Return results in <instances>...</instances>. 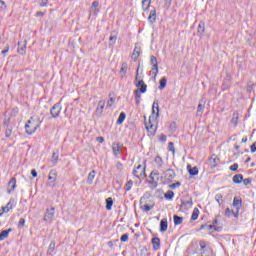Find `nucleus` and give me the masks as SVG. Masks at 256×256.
I'll return each mask as SVG.
<instances>
[{
  "mask_svg": "<svg viewBox=\"0 0 256 256\" xmlns=\"http://www.w3.org/2000/svg\"><path fill=\"white\" fill-rule=\"evenodd\" d=\"M96 140L98 141V143H103L105 141L103 137H97Z\"/></svg>",
  "mask_w": 256,
  "mask_h": 256,
  "instance_id": "69168bd1",
  "label": "nucleus"
},
{
  "mask_svg": "<svg viewBox=\"0 0 256 256\" xmlns=\"http://www.w3.org/2000/svg\"><path fill=\"white\" fill-rule=\"evenodd\" d=\"M105 109V100H100L98 102V106L96 108V113L98 115H101L103 113V110Z\"/></svg>",
  "mask_w": 256,
  "mask_h": 256,
  "instance_id": "f3484780",
  "label": "nucleus"
},
{
  "mask_svg": "<svg viewBox=\"0 0 256 256\" xmlns=\"http://www.w3.org/2000/svg\"><path fill=\"white\" fill-rule=\"evenodd\" d=\"M48 180V187H55V183L57 181V173L51 170L48 176Z\"/></svg>",
  "mask_w": 256,
  "mask_h": 256,
  "instance_id": "6e6552de",
  "label": "nucleus"
},
{
  "mask_svg": "<svg viewBox=\"0 0 256 256\" xmlns=\"http://www.w3.org/2000/svg\"><path fill=\"white\" fill-rule=\"evenodd\" d=\"M140 51H141V50H140L139 48L135 47V49H134V51H133V53H132V59H133L134 61H137V59L139 58Z\"/></svg>",
  "mask_w": 256,
  "mask_h": 256,
  "instance_id": "c756f323",
  "label": "nucleus"
},
{
  "mask_svg": "<svg viewBox=\"0 0 256 256\" xmlns=\"http://www.w3.org/2000/svg\"><path fill=\"white\" fill-rule=\"evenodd\" d=\"M233 182L234 183H242L243 182V175L242 174H237L233 176Z\"/></svg>",
  "mask_w": 256,
  "mask_h": 256,
  "instance_id": "2f4dec72",
  "label": "nucleus"
},
{
  "mask_svg": "<svg viewBox=\"0 0 256 256\" xmlns=\"http://www.w3.org/2000/svg\"><path fill=\"white\" fill-rule=\"evenodd\" d=\"M177 187H181V182H176L169 186L170 189H177Z\"/></svg>",
  "mask_w": 256,
  "mask_h": 256,
  "instance_id": "c03bdc74",
  "label": "nucleus"
},
{
  "mask_svg": "<svg viewBox=\"0 0 256 256\" xmlns=\"http://www.w3.org/2000/svg\"><path fill=\"white\" fill-rule=\"evenodd\" d=\"M13 133V129L12 128H7L5 131V137H9L10 135H12Z\"/></svg>",
  "mask_w": 256,
  "mask_h": 256,
  "instance_id": "8fccbe9b",
  "label": "nucleus"
},
{
  "mask_svg": "<svg viewBox=\"0 0 256 256\" xmlns=\"http://www.w3.org/2000/svg\"><path fill=\"white\" fill-rule=\"evenodd\" d=\"M232 214H233V210H231L230 208H227L226 211H225V215L227 217H231Z\"/></svg>",
  "mask_w": 256,
  "mask_h": 256,
  "instance_id": "864d4df0",
  "label": "nucleus"
},
{
  "mask_svg": "<svg viewBox=\"0 0 256 256\" xmlns=\"http://www.w3.org/2000/svg\"><path fill=\"white\" fill-rule=\"evenodd\" d=\"M215 200L217 201L218 205H221L223 203V195L216 194Z\"/></svg>",
  "mask_w": 256,
  "mask_h": 256,
  "instance_id": "ea45409f",
  "label": "nucleus"
},
{
  "mask_svg": "<svg viewBox=\"0 0 256 256\" xmlns=\"http://www.w3.org/2000/svg\"><path fill=\"white\" fill-rule=\"evenodd\" d=\"M139 79H141V77H139V67L136 71V78H135V81H139Z\"/></svg>",
  "mask_w": 256,
  "mask_h": 256,
  "instance_id": "e2e57ef3",
  "label": "nucleus"
},
{
  "mask_svg": "<svg viewBox=\"0 0 256 256\" xmlns=\"http://www.w3.org/2000/svg\"><path fill=\"white\" fill-rule=\"evenodd\" d=\"M157 119H159V102L154 101L151 116L145 121V127L152 135L157 131Z\"/></svg>",
  "mask_w": 256,
  "mask_h": 256,
  "instance_id": "f257e3e1",
  "label": "nucleus"
},
{
  "mask_svg": "<svg viewBox=\"0 0 256 256\" xmlns=\"http://www.w3.org/2000/svg\"><path fill=\"white\" fill-rule=\"evenodd\" d=\"M201 229H206L207 231H211V229H215L213 225H202Z\"/></svg>",
  "mask_w": 256,
  "mask_h": 256,
  "instance_id": "a18cd8bd",
  "label": "nucleus"
},
{
  "mask_svg": "<svg viewBox=\"0 0 256 256\" xmlns=\"http://www.w3.org/2000/svg\"><path fill=\"white\" fill-rule=\"evenodd\" d=\"M205 33V23H200L198 25V35H203Z\"/></svg>",
  "mask_w": 256,
  "mask_h": 256,
  "instance_id": "72a5a7b5",
  "label": "nucleus"
},
{
  "mask_svg": "<svg viewBox=\"0 0 256 256\" xmlns=\"http://www.w3.org/2000/svg\"><path fill=\"white\" fill-rule=\"evenodd\" d=\"M6 53H9V47L2 51V55H6Z\"/></svg>",
  "mask_w": 256,
  "mask_h": 256,
  "instance_id": "774afa93",
  "label": "nucleus"
},
{
  "mask_svg": "<svg viewBox=\"0 0 256 256\" xmlns=\"http://www.w3.org/2000/svg\"><path fill=\"white\" fill-rule=\"evenodd\" d=\"M204 111H205V103H203V104L200 103L197 107L196 117H202Z\"/></svg>",
  "mask_w": 256,
  "mask_h": 256,
  "instance_id": "4be33fe9",
  "label": "nucleus"
},
{
  "mask_svg": "<svg viewBox=\"0 0 256 256\" xmlns=\"http://www.w3.org/2000/svg\"><path fill=\"white\" fill-rule=\"evenodd\" d=\"M132 185H133V181H128L127 183H126V185H125V190L126 191H129L130 189H131V187H132Z\"/></svg>",
  "mask_w": 256,
  "mask_h": 256,
  "instance_id": "49530a36",
  "label": "nucleus"
},
{
  "mask_svg": "<svg viewBox=\"0 0 256 256\" xmlns=\"http://www.w3.org/2000/svg\"><path fill=\"white\" fill-rule=\"evenodd\" d=\"M152 245H153L154 251H158V249H160L161 247V240H159V238H153Z\"/></svg>",
  "mask_w": 256,
  "mask_h": 256,
  "instance_id": "5701e85b",
  "label": "nucleus"
},
{
  "mask_svg": "<svg viewBox=\"0 0 256 256\" xmlns=\"http://www.w3.org/2000/svg\"><path fill=\"white\" fill-rule=\"evenodd\" d=\"M150 63L153 66L152 67V75L154 76V79H157V75L159 73L157 58L153 55L150 56Z\"/></svg>",
  "mask_w": 256,
  "mask_h": 256,
  "instance_id": "7ed1b4c3",
  "label": "nucleus"
},
{
  "mask_svg": "<svg viewBox=\"0 0 256 256\" xmlns=\"http://www.w3.org/2000/svg\"><path fill=\"white\" fill-rule=\"evenodd\" d=\"M47 3H49V0H39L40 7H47Z\"/></svg>",
  "mask_w": 256,
  "mask_h": 256,
  "instance_id": "de8ad7c7",
  "label": "nucleus"
},
{
  "mask_svg": "<svg viewBox=\"0 0 256 256\" xmlns=\"http://www.w3.org/2000/svg\"><path fill=\"white\" fill-rule=\"evenodd\" d=\"M142 207H143L144 211H149L151 209V206H149L148 204H145Z\"/></svg>",
  "mask_w": 256,
  "mask_h": 256,
  "instance_id": "bf43d9fd",
  "label": "nucleus"
},
{
  "mask_svg": "<svg viewBox=\"0 0 256 256\" xmlns=\"http://www.w3.org/2000/svg\"><path fill=\"white\" fill-rule=\"evenodd\" d=\"M95 175H96L95 170L91 171V172L88 174V178H87V184H88V185H93V181H95Z\"/></svg>",
  "mask_w": 256,
  "mask_h": 256,
  "instance_id": "b1692460",
  "label": "nucleus"
},
{
  "mask_svg": "<svg viewBox=\"0 0 256 256\" xmlns=\"http://www.w3.org/2000/svg\"><path fill=\"white\" fill-rule=\"evenodd\" d=\"M154 163L156 165V167H158V169H161L163 167V159H161V157L157 156L154 159Z\"/></svg>",
  "mask_w": 256,
  "mask_h": 256,
  "instance_id": "a878e982",
  "label": "nucleus"
},
{
  "mask_svg": "<svg viewBox=\"0 0 256 256\" xmlns=\"http://www.w3.org/2000/svg\"><path fill=\"white\" fill-rule=\"evenodd\" d=\"M110 45H115V41H117V35L109 37Z\"/></svg>",
  "mask_w": 256,
  "mask_h": 256,
  "instance_id": "37998d69",
  "label": "nucleus"
},
{
  "mask_svg": "<svg viewBox=\"0 0 256 256\" xmlns=\"http://www.w3.org/2000/svg\"><path fill=\"white\" fill-rule=\"evenodd\" d=\"M98 12H99V3L97 1H94L90 8V13L92 15H97Z\"/></svg>",
  "mask_w": 256,
  "mask_h": 256,
  "instance_id": "aec40b11",
  "label": "nucleus"
},
{
  "mask_svg": "<svg viewBox=\"0 0 256 256\" xmlns=\"http://www.w3.org/2000/svg\"><path fill=\"white\" fill-rule=\"evenodd\" d=\"M19 227H25V219L21 218L18 223Z\"/></svg>",
  "mask_w": 256,
  "mask_h": 256,
  "instance_id": "6e6d98bb",
  "label": "nucleus"
},
{
  "mask_svg": "<svg viewBox=\"0 0 256 256\" xmlns=\"http://www.w3.org/2000/svg\"><path fill=\"white\" fill-rule=\"evenodd\" d=\"M15 187H17V179L11 178L8 183V193H11V191H14Z\"/></svg>",
  "mask_w": 256,
  "mask_h": 256,
  "instance_id": "412c9836",
  "label": "nucleus"
},
{
  "mask_svg": "<svg viewBox=\"0 0 256 256\" xmlns=\"http://www.w3.org/2000/svg\"><path fill=\"white\" fill-rule=\"evenodd\" d=\"M166 7H171V1L172 0H164Z\"/></svg>",
  "mask_w": 256,
  "mask_h": 256,
  "instance_id": "338daca9",
  "label": "nucleus"
},
{
  "mask_svg": "<svg viewBox=\"0 0 256 256\" xmlns=\"http://www.w3.org/2000/svg\"><path fill=\"white\" fill-rule=\"evenodd\" d=\"M167 228H168L167 219H162L160 222L161 233H165V231H167Z\"/></svg>",
  "mask_w": 256,
  "mask_h": 256,
  "instance_id": "393cba45",
  "label": "nucleus"
},
{
  "mask_svg": "<svg viewBox=\"0 0 256 256\" xmlns=\"http://www.w3.org/2000/svg\"><path fill=\"white\" fill-rule=\"evenodd\" d=\"M122 149L123 148L121 147V145H119L117 143L112 144V151H113V154L115 155V157H117V155H121Z\"/></svg>",
  "mask_w": 256,
  "mask_h": 256,
  "instance_id": "4468645a",
  "label": "nucleus"
},
{
  "mask_svg": "<svg viewBox=\"0 0 256 256\" xmlns=\"http://www.w3.org/2000/svg\"><path fill=\"white\" fill-rule=\"evenodd\" d=\"M54 218H55V208L52 207L50 209H46V212L44 214V221H46L47 223H52Z\"/></svg>",
  "mask_w": 256,
  "mask_h": 256,
  "instance_id": "20e7f679",
  "label": "nucleus"
},
{
  "mask_svg": "<svg viewBox=\"0 0 256 256\" xmlns=\"http://www.w3.org/2000/svg\"><path fill=\"white\" fill-rule=\"evenodd\" d=\"M149 179H150L149 183H151V185H154V183H157V181L159 180V172L157 171L151 172Z\"/></svg>",
  "mask_w": 256,
  "mask_h": 256,
  "instance_id": "9b49d317",
  "label": "nucleus"
},
{
  "mask_svg": "<svg viewBox=\"0 0 256 256\" xmlns=\"http://www.w3.org/2000/svg\"><path fill=\"white\" fill-rule=\"evenodd\" d=\"M159 141H161L162 143H165L167 141V136L165 135H160L159 136Z\"/></svg>",
  "mask_w": 256,
  "mask_h": 256,
  "instance_id": "5fc2aeb1",
  "label": "nucleus"
},
{
  "mask_svg": "<svg viewBox=\"0 0 256 256\" xmlns=\"http://www.w3.org/2000/svg\"><path fill=\"white\" fill-rule=\"evenodd\" d=\"M13 209V203L10 201L5 207H2L3 213H9Z\"/></svg>",
  "mask_w": 256,
  "mask_h": 256,
  "instance_id": "bb28decb",
  "label": "nucleus"
},
{
  "mask_svg": "<svg viewBox=\"0 0 256 256\" xmlns=\"http://www.w3.org/2000/svg\"><path fill=\"white\" fill-rule=\"evenodd\" d=\"M156 19H157V11L155 10V8H153L152 10H150L148 21L149 23H155Z\"/></svg>",
  "mask_w": 256,
  "mask_h": 256,
  "instance_id": "2eb2a0df",
  "label": "nucleus"
},
{
  "mask_svg": "<svg viewBox=\"0 0 256 256\" xmlns=\"http://www.w3.org/2000/svg\"><path fill=\"white\" fill-rule=\"evenodd\" d=\"M191 219H192V221H197V219H199V209L198 208H194Z\"/></svg>",
  "mask_w": 256,
  "mask_h": 256,
  "instance_id": "7c9ffc66",
  "label": "nucleus"
},
{
  "mask_svg": "<svg viewBox=\"0 0 256 256\" xmlns=\"http://www.w3.org/2000/svg\"><path fill=\"white\" fill-rule=\"evenodd\" d=\"M251 152L252 153L256 152V142H254L253 145L251 146Z\"/></svg>",
  "mask_w": 256,
  "mask_h": 256,
  "instance_id": "13d9d810",
  "label": "nucleus"
},
{
  "mask_svg": "<svg viewBox=\"0 0 256 256\" xmlns=\"http://www.w3.org/2000/svg\"><path fill=\"white\" fill-rule=\"evenodd\" d=\"M58 159H59V154L54 152L52 154V161H53V163H57Z\"/></svg>",
  "mask_w": 256,
  "mask_h": 256,
  "instance_id": "09e8293b",
  "label": "nucleus"
},
{
  "mask_svg": "<svg viewBox=\"0 0 256 256\" xmlns=\"http://www.w3.org/2000/svg\"><path fill=\"white\" fill-rule=\"evenodd\" d=\"M239 169V164L234 163L232 166H230V171H237Z\"/></svg>",
  "mask_w": 256,
  "mask_h": 256,
  "instance_id": "603ef678",
  "label": "nucleus"
},
{
  "mask_svg": "<svg viewBox=\"0 0 256 256\" xmlns=\"http://www.w3.org/2000/svg\"><path fill=\"white\" fill-rule=\"evenodd\" d=\"M188 171H189V173H190L192 176L198 175V173H199V170L197 169V167L189 168V166H188Z\"/></svg>",
  "mask_w": 256,
  "mask_h": 256,
  "instance_id": "c9c22d12",
  "label": "nucleus"
},
{
  "mask_svg": "<svg viewBox=\"0 0 256 256\" xmlns=\"http://www.w3.org/2000/svg\"><path fill=\"white\" fill-rule=\"evenodd\" d=\"M133 175L137 177L138 179H145V167L142 165H138L133 170Z\"/></svg>",
  "mask_w": 256,
  "mask_h": 256,
  "instance_id": "39448f33",
  "label": "nucleus"
},
{
  "mask_svg": "<svg viewBox=\"0 0 256 256\" xmlns=\"http://www.w3.org/2000/svg\"><path fill=\"white\" fill-rule=\"evenodd\" d=\"M129 69V66L127 65V62H123L121 69H120V77L123 79L125 75H127V70Z\"/></svg>",
  "mask_w": 256,
  "mask_h": 256,
  "instance_id": "dca6fc26",
  "label": "nucleus"
},
{
  "mask_svg": "<svg viewBox=\"0 0 256 256\" xmlns=\"http://www.w3.org/2000/svg\"><path fill=\"white\" fill-rule=\"evenodd\" d=\"M242 201L240 199L234 198L233 200V207L232 209L234 217H238L239 215V210L241 209Z\"/></svg>",
  "mask_w": 256,
  "mask_h": 256,
  "instance_id": "423d86ee",
  "label": "nucleus"
},
{
  "mask_svg": "<svg viewBox=\"0 0 256 256\" xmlns=\"http://www.w3.org/2000/svg\"><path fill=\"white\" fill-rule=\"evenodd\" d=\"M125 121V113H120L118 120H117V125H121Z\"/></svg>",
  "mask_w": 256,
  "mask_h": 256,
  "instance_id": "4c0bfd02",
  "label": "nucleus"
},
{
  "mask_svg": "<svg viewBox=\"0 0 256 256\" xmlns=\"http://www.w3.org/2000/svg\"><path fill=\"white\" fill-rule=\"evenodd\" d=\"M60 114H61V104H55L50 110V115H52V117L55 119Z\"/></svg>",
  "mask_w": 256,
  "mask_h": 256,
  "instance_id": "1a4fd4ad",
  "label": "nucleus"
},
{
  "mask_svg": "<svg viewBox=\"0 0 256 256\" xmlns=\"http://www.w3.org/2000/svg\"><path fill=\"white\" fill-rule=\"evenodd\" d=\"M139 89L135 90V99H140L141 100V94H139Z\"/></svg>",
  "mask_w": 256,
  "mask_h": 256,
  "instance_id": "4d7b16f0",
  "label": "nucleus"
},
{
  "mask_svg": "<svg viewBox=\"0 0 256 256\" xmlns=\"http://www.w3.org/2000/svg\"><path fill=\"white\" fill-rule=\"evenodd\" d=\"M136 87H138L140 93H147V86L143 80H139Z\"/></svg>",
  "mask_w": 256,
  "mask_h": 256,
  "instance_id": "f8f14e48",
  "label": "nucleus"
},
{
  "mask_svg": "<svg viewBox=\"0 0 256 256\" xmlns=\"http://www.w3.org/2000/svg\"><path fill=\"white\" fill-rule=\"evenodd\" d=\"M32 177H37V171L35 169L31 170Z\"/></svg>",
  "mask_w": 256,
  "mask_h": 256,
  "instance_id": "0e129e2a",
  "label": "nucleus"
},
{
  "mask_svg": "<svg viewBox=\"0 0 256 256\" xmlns=\"http://www.w3.org/2000/svg\"><path fill=\"white\" fill-rule=\"evenodd\" d=\"M165 87H167V78L163 77V78L160 80L159 89H160L161 91H163V89H165Z\"/></svg>",
  "mask_w": 256,
  "mask_h": 256,
  "instance_id": "473e14b6",
  "label": "nucleus"
},
{
  "mask_svg": "<svg viewBox=\"0 0 256 256\" xmlns=\"http://www.w3.org/2000/svg\"><path fill=\"white\" fill-rule=\"evenodd\" d=\"M244 185H249L251 183V179L247 178L243 180Z\"/></svg>",
  "mask_w": 256,
  "mask_h": 256,
  "instance_id": "052dcab7",
  "label": "nucleus"
},
{
  "mask_svg": "<svg viewBox=\"0 0 256 256\" xmlns=\"http://www.w3.org/2000/svg\"><path fill=\"white\" fill-rule=\"evenodd\" d=\"M55 251V242H51L48 247V255H53Z\"/></svg>",
  "mask_w": 256,
  "mask_h": 256,
  "instance_id": "f704fd0d",
  "label": "nucleus"
},
{
  "mask_svg": "<svg viewBox=\"0 0 256 256\" xmlns=\"http://www.w3.org/2000/svg\"><path fill=\"white\" fill-rule=\"evenodd\" d=\"M165 199H173L175 197V193L173 191H168L164 195Z\"/></svg>",
  "mask_w": 256,
  "mask_h": 256,
  "instance_id": "58836bf2",
  "label": "nucleus"
},
{
  "mask_svg": "<svg viewBox=\"0 0 256 256\" xmlns=\"http://www.w3.org/2000/svg\"><path fill=\"white\" fill-rule=\"evenodd\" d=\"M113 207V198L109 197L106 199V209L107 211H111V208Z\"/></svg>",
  "mask_w": 256,
  "mask_h": 256,
  "instance_id": "c85d7f7f",
  "label": "nucleus"
},
{
  "mask_svg": "<svg viewBox=\"0 0 256 256\" xmlns=\"http://www.w3.org/2000/svg\"><path fill=\"white\" fill-rule=\"evenodd\" d=\"M151 5V0H142V9L147 11Z\"/></svg>",
  "mask_w": 256,
  "mask_h": 256,
  "instance_id": "cd10ccee",
  "label": "nucleus"
},
{
  "mask_svg": "<svg viewBox=\"0 0 256 256\" xmlns=\"http://www.w3.org/2000/svg\"><path fill=\"white\" fill-rule=\"evenodd\" d=\"M175 171L173 169H168L163 173V178L165 179V181H167L168 183H171V181H173V179H175Z\"/></svg>",
  "mask_w": 256,
  "mask_h": 256,
  "instance_id": "0eeeda50",
  "label": "nucleus"
},
{
  "mask_svg": "<svg viewBox=\"0 0 256 256\" xmlns=\"http://www.w3.org/2000/svg\"><path fill=\"white\" fill-rule=\"evenodd\" d=\"M174 223L175 225H181V223H183V218L177 215H174Z\"/></svg>",
  "mask_w": 256,
  "mask_h": 256,
  "instance_id": "e433bc0d",
  "label": "nucleus"
},
{
  "mask_svg": "<svg viewBox=\"0 0 256 256\" xmlns=\"http://www.w3.org/2000/svg\"><path fill=\"white\" fill-rule=\"evenodd\" d=\"M12 232H13V229H11V228L0 232V241H5V239H7V237H9V233H12Z\"/></svg>",
  "mask_w": 256,
  "mask_h": 256,
  "instance_id": "a211bd4d",
  "label": "nucleus"
},
{
  "mask_svg": "<svg viewBox=\"0 0 256 256\" xmlns=\"http://www.w3.org/2000/svg\"><path fill=\"white\" fill-rule=\"evenodd\" d=\"M168 151H171L173 155H175V146L173 145V142H169Z\"/></svg>",
  "mask_w": 256,
  "mask_h": 256,
  "instance_id": "79ce46f5",
  "label": "nucleus"
},
{
  "mask_svg": "<svg viewBox=\"0 0 256 256\" xmlns=\"http://www.w3.org/2000/svg\"><path fill=\"white\" fill-rule=\"evenodd\" d=\"M219 157L216 154H213L210 157V167L211 169H215V167H217V165H219Z\"/></svg>",
  "mask_w": 256,
  "mask_h": 256,
  "instance_id": "9d476101",
  "label": "nucleus"
},
{
  "mask_svg": "<svg viewBox=\"0 0 256 256\" xmlns=\"http://www.w3.org/2000/svg\"><path fill=\"white\" fill-rule=\"evenodd\" d=\"M6 7L7 6L5 5V1L0 0V11H5Z\"/></svg>",
  "mask_w": 256,
  "mask_h": 256,
  "instance_id": "3c124183",
  "label": "nucleus"
},
{
  "mask_svg": "<svg viewBox=\"0 0 256 256\" xmlns=\"http://www.w3.org/2000/svg\"><path fill=\"white\" fill-rule=\"evenodd\" d=\"M120 241H122V243H127V241H129V234H123L120 237Z\"/></svg>",
  "mask_w": 256,
  "mask_h": 256,
  "instance_id": "a19ab883",
  "label": "nucleus"
},
{
  "mask_svg": "<svg viewBox=\"0 0 256 256\" xmlns=\"http://www.w3.org/2000/svg\"><path fill=\"white\" fill-rule=\"evenodd\" d=\"M113 103H115V99L110 98V99L108 100V105L111 107V106L113 105Z\"/></svg>",
  "mask_w": 256,
  "mask_h": 256,
  "instance_id": "680f3d73",
  "label": "nucleus"
},
{
  "mask_svg": "<svg viewBox=\"0 0 256 256\" xmlns=\"http://www.w3.org/2000/svg\"><path fill=\"white\" fill-rule=\"evenodd\" d=\"M41 127V119L38 116H32L25 125L27 135H33Z\"/></svg>",
  "mask_w": 256,
  "mask_h": 256,
  "instance_id": "f03ea898",
  "label": "nucleus"
},
{
  "mask_svg": "<svg viewBox=\"0 0 256 256\" xmlns=\"http://www.w3.org/2000/svg\"><path fill=\"white\" fill-rule=\"evenodd\" d=\"M180 207H181V209H184L186 211L191 209V207H193V200L189 199L186 201H182Z\"/></svg>",
  "mask_w": 256,
  "mask_h": 256,
  "instance_id": "ddd939ff",
  "label": "nucleus"
},
{
  "mask_svg": "<svg viewBox=\"0 0 256 256\" xmlns=\"http://www.w3.org/2000/svg\"><path fill=\"white\" fill-rule=\"evenodd\" d=\"M18 53L20 55H25V49H27V41H24L23 43L18 42Z\"/></svg>",
  "mask_w": 256,
  "mask_h": 256,
  "instance_id": "6ab92c4d",
  "label": "nucleus"
}]
</instances>
